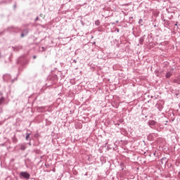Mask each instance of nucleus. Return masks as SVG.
I'll return each instance as SVG.
<instances>
[{
	"label": "nucleus",
	"mask_w": 180,
	"mask_h": 180,
	"mask_svg": "<svg viewBox=\"0 0 180 180\" xmlns=\"http://www.w3.org/2000/svg\"><path fill=\"white\" fill-rule=\"evenodd\" d=\"M20 176H22L23 178H25L26 179H29L30 178V174L27 173V172H22L20 174Z\"/></svg>",
	"instance_id": "f257e3e1"
},
{
	"label": "nucleus",
	"mask_w": 180,
	"mask_h": 180,
	"mask_svg": "<svg viewBox=\"0 0 180 180\" xmlns=\"http://www.w3.org/2000/svg\"><path fill=\"white\" fill-rule=\"evenodd\" d=\"M172 75V73L171 72H168L166 74V78H171V76Z\"/></svg>",
	"instance_id": "f03ea898"
},
{
	"label": "nucleus",
	"mask_w": 180,
	"mask_h": 180,
	"mask_svg": "<svg viewBox=\"0 0 180 180\" xmlns=\"http://www.w3.org/2000/svg\"><path fill=\"white\" fill-rule=\"evenodd\" d=\"M25 33L27 34V33H28V31H27V30H25V31L23 32V33L21 34V37H25Z\"/></svg>",
	"instance_id": "7ed1b4c3"
},
{
	"label": "nucleus",
	"mask_w": 180,
	"mask_h": 180,
	"mask_svg": "<svg viewBox=\"0 0 180 180\" xmlns=\"http://www.w3.org/2000/svg\"><path fill=\"white\" fill-rule=\"evenodd\" d=\"M20 149L22 150V151H24V150H26V146L25 145H21Z\"/></svg>",
	"instance_id": "20e7f679"
},
{
	"label": "nucleus",
	"mask_w": 180,
	"mask_h": 180,
	"mask_svg": "<svg viewBox=\"0 0 180 180\" xmlns=\"http://www.w3.org/2000/svg\"><path fill=\"white\" fill-rule=\"evenodd\" d=\"M4 101H5L4 98H0V105H2V103H4Z\"/></svg>",
	"instance_id": "39448f33"
},
{
	"label": "nucleus",
	"mask_w": 180,
	"mask_h": 180,
	"mask_svg": "<svg viewBox=\"0 0 180 180\" xmlns=\"http://www.w3.org/2000/svg\"><path fill=\"white\" fill-rule=\"evenodd\" d=\"M29 137H30V134H27L26 140H29Z\"/></svg>",
	"instance_id": "423d86ee"
},
{
	"label": "nucleus",
	"mask_w": 180,
	"mask_h": 180,
	"mask_svg": "<svg viewBox=\"0 0 180 180\" xmlns=\"http://www.w3.org/2000/svg\"><path fill=\"white\" fill-rule=\"evenodd\" d=\"M150 124L154 126V124H155V121H150Z\"/></svg>",
	"instance_id": "0eeeda50"
},
{
	"label": "nucleus",
	"mask_w": 180,
	"mask_h": 180,
	"mask_svg": "<svg viewBox=\"0 0 180 180\" xmlns=\"http://www.w3.org/2000/svg\"><path fill=\"white\" fill-rule=\"evenodd\" d=\"M33 58H36V56H33Z\"/></svg>",
	"instance_id": "6e6552de"
}]
</instances>
